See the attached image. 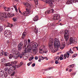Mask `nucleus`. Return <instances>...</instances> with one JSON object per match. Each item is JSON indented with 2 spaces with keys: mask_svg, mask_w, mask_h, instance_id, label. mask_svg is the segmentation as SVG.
<instances>
[{
  "mask_svg": "<svg viewBox=\"0 0 78 78\" xmlns=\"http://www.w3.org/2000/svg\"><path fill=\"white\" fill-rule=\"evenodd\" d=\"M53 40L51 38L49 39V47L50 48V50L53 53H55L58 50V48H59L61 44L58 39L55 38L54 40Z\"/></svg>",
  "mask_w": 78,
  "mask_h": 78,
  "instance_id": "obj_1",
  "label": "nucleus"
},
{
  "mask_svg": "<svg viewBox=\"0 0 78 78\" xmlns=\"http://www.w3.org/2000/svg\"><path fill=\"white\" fill-rule=\"evenodd\" d=\"M26 11L23 12V16H27L28 14H30V9H31V6L30 4L27 2L24 4Z\"/></svg>",
  "mask_w": 78,
  "mask_h": 78,
  "instance_id": "obj_2",
  "label": "nucleus"
},
{
  "mask_svg": "<svg viewBox=\"0 0 78 78\" xmlns=\"http://www.w3.org/2000/svg\"><path fill=\"white\" fill-rule=\"evenodd\" d=\"M14 16V14H10L9 13H8L7 14L6 13H3L1 12L0 13V17L1 20H4L5 18L13 17Z\"/></svg>",
  "mask_w": 78,
  "mask_h": 78,
  "instance_id": "obj_3",
  "label": "nucleus"
},
{
  "mask_svg": "<svg viewBox=\"0 0 78 78\" xmlns=\"http://www.w3.org/2000/svg\"><path fill=\"white\" fill-rule=\"evenodd\" d=\"M32 51L34 53L36 54L37 52V47L38 46L37 43L36 42H34L32 44Z\"/></svg>",
  "mask_w": 78,
  "mask_h": 78,
  "instance_id": "obj_4",
  "label": "nucleus"
},
{
  "mask_svg": "<svg viewBox=\"0 0 78 78\" xmlns=\"http://www.w3.org/2000/svg\"><path fill=\"white\" fill-rule=\"evenodd\" d=\"M4 35L8 38H11V32L8 30H5L4 31Z\"/></svg>",
  "mask_w": 78,
  "mask_h": 78,
  "instance_id": "obj_5",
  "label": "nucleus"
},
{
  "mask_svg": "<svg viewBox=\"0 0 78 78\" xmlns=\"http://www.w3.org/2000/svg\"><path fill=\"white\" fill-rule=\"evenodd\" d=\"M39 50L40 51L44 50L43 51V53H48V50H47V49L45 48V47L44 45H43L40 47Z\"/></svg>",
  "mask_w": 78,
  "mask_h": 78,
  "instance_id": "obj_6",
  "label": "nucleus"
},
{
  "mask_svg": "<svg viewBox=\"0 0 78 78\" xmlns=\"http://www.w3.org/2000/svg\"><path fill=\"white\" fill-rule=\"evenodd\" d=\"M11 52L13 55H18L20 53V52L17 51V49L15 48L12 49Z\"/></svg>",
  "mask_w": 78,
  "mask_h": 78,
  "instance_id": "obj_7",
  "label": "nucleus"
},
{
  "mask_svg": "<svg viewBox=\"0 0 78 78\" xmlns=\"http://www.w3.org/2000/svg\"><path fill=\"white\" fill-rule=\"evenodd\" d=\"M54 1L53 0H46L45 2L46 3H49L51 7H52L53 5V2H54Z\"/></svg>",
  "mask_w": 78,
  "mask_h": 78,
  "instance_id": "obj_8",
  "label": "nucleus"
},
{
  "mask_svg": "<svg viewBox=\"0 0 78 78\" xmlns=\"http://www.w3.org/2000/svg\"><path fill=\"white\" fill-rule=\"evenodd\" d=\"M76 41L75 40V38L74 37H70L69 39V44H71L73 43H75Z\"/></svg>",
  "mask_w": 78,
  "mask_h": 78,
  "instance_id": "obj_9",
  "label": "nucleus"
},
{
  "mask_svg": "<svg viewBox=\"0 0 78 78\" xmlns=\"http://www.w3.org/2000/svg\"><path fill=\"white\" fill-rule=\"evenodd\" d=\"M60 16L59 14H55L54 15V17L53 18V20H58L59 19Z\"/></svg>",
  "mask_w": 78,
  "mask_h": 78,
  "instance_id": "obj_10",
  "label": "nucleus"
},
{
  "mask_svg": "<svg viewBox=\"0 0 78 78\" xmlns=\"http://www.w3.org/2000/svg\"><path fill=\"white\" fill-rule=\"evenodd\" d=\"M23 43L22 42H20L19 44L18 48L19 50H20L22 48Z\"/></svg>",
  "mask_w": 78,
  "mask_h": 78,
  "instance_id": "obj_11",
  "label": "nucleus"
},
{
  "mask_svg": "<svg viewBox=\"0 0 78 78\" xmlns=\"http://www.w3.org/2000/svg\"><path fill=\"white\" fill-rule=\"evenodd\" d=\"M69 56H70V54H69V52H67V53L64 54V59H66V58H69Z\"/></svg>",
  "mask_w": 78,
  "mask_h": 78,
  "instance_id": "obj_12",
  "label": "nucleus"
},
{
  "mask_svg": "<svg viewBox=\"0 0 78 78\" xmlns=\"http://www.w3.org/2000/svg\"><path fill=\"white\" fill-rule=\"evenodd\" d=\"M27 48H28V51H29V52H30V51H31V50H32V47H31V46L30 45H28Z\"/></svg>",
  "mask_w": 78,
  "mask_h": 78,
  "instance_id": "obj_13",
  "label": "nucleus"
},
{
  "mask_svg": "<svg viewBox=\"0 0 78 78\" xmlns=\"http://www.w3.org/2000/svg\"><path fill=\"white\" fill-rule=\"evenodd\" d=\"M12 45L13 46V47H15L16 45H17V43H16L15 40H14L12 41Z\"/></svg>",
  "mask_w": 78,
  "mask_h": 78,
  "instance_id": "obj_14",
  "label": "nucleus"
},
{
  "mask_svg": "<svg viewBox=\"0 0 78 78\" xmlns=\"http://www.w3.org/2000/svg\"><path fill=\"white\" fill-rule=\"evenodd\" d=\"M4 75V71L0 69V76H3Z\"/></svg>",
  "mask_w": 78,
  "mask_h": 78,
  "instance_id": "obj_15",
  "label": "nucleus"
},
{
  "mask_svg": "<svg viewBox=\"0 0 78 78\" xmlns=\"http://www.w3.org/2000/svg\"><path fill=\"white\" fill-rule=\"evenodd\" d=\"M65 39L66 41H67L69 40V35H64Z\"/></svg>",
  "mask_w": 78,
  "mask_h": 78,
  "instance_id": "obj_16",
  "label": "nucleus"
},
{
  "mask_svg": "<svg viewBox=\"0 0 78 78\" xmlns=\"http://www.w3.org/2000/svg\"><path fill=\"white\" fill-rule=\"evenodd\" d=\"M5 67H11L12 66V64H11L9 62L5 64Z\"/></svg>",
  "mask_w": 78,
  "mask_h": 78,
  "instance_id": "obj_17",
  "label": "nucleus"
},
{
  "mask_svg": "<svg viewBox=\"0 0 78 78\" xmlns=\"http://www.w3.org/2000/svg\"><path fill=\"white\" fill-rule=\"evenodd\" d=\"M69 31L67 30H64L63 34H64V36L66 35H69V34H68Z\"/></svg>",
  "mask_w": 78,
  "mask_h": 78,
  "instance_id": "obj_18",
  "label": "nucleus"
},
{
  "mask_svg": "<svg viewBox=\"0 0 78 78\" xmlns=\"http://www.w3.org/2000/svg\"><path fill=\"white\" fill-rule=\"evenodd\" d=\"M65 46H66V43H63L61 45L60 48L61 49H62L63 48H64Z\"/></svg>",
  "mask_w": 78,
  "mask_h": 78,
  "instance_id": "obj_19",
  "label": "nucleus"
},
{
  "mask_svg": "<svg viewBox=\"0 0 78 78\" xmlns=\"http://www.w3.org/2000/svg\"><path fill=\"white\" fill-rule=\"evenodd\" d=\"M34 21L36 22L38 20V16H37L34 17V19H33Z\"/></svg>",
  "mask_w": 78,
  "mask_h": 78,
  "instance_id": "obj_20",
  "label": "nucleus"
},
{
  "mask_svg": "<svg viewBox=\"0 0 78 78\" xmlns=\"http://www.w3.org/2000/svg\"><path fill=\"white\" fill-rule=\"evenodd\" d=\"M47 12L48 14H50V13H52L54 12V10L53 9H51V10H50L49 11H48Z\"/></svg>",
  "mask_w": 78,
  "mask_h": 78,
  "instance_id": "obj_21",
  "label": "nucleus"
},
{
  "mask_svg": "<svg viewBox=\"0 0 78 78\" xmlns=\"http://www.w3.org/2000/svg\"><path fill=\"white\" fill-rule=\"evenodd\" d=\"M4 29L3 30V27L2 26L1 27L0 26V32H1V33H2V32L3 33V31H4Z\"/></svg>",
  "mask_w": 78,
  "mask_h": 78,
  "instance_id": "obj_22",
  "label": "nucleus"
},
{
  "mask_svg": "<svg viewBox=\"0 0 78 78\" xmlns=\"http://www.w3.org/2000/svg\"><path fill=\"white\" fill-rule=\"evenodd\" d=\"M73 2L72 1V0H68V1L66 2L67 4H72Z\"/></svg>",
  "mask_w": 78,
  "mask_h": 78,
  "instance_id": "obj_23",
  "label": "nucleus"
},
{
  "mask_svg": "<svg viewBox=\"0 0 78 78\" xmlns=\"http://www.w3.org/2000/svg\"><path fill=\"white\" fill-rule=\"evenodd\" d=\"M54 59L55 61H59V57L56 56L54 58Z\"/></svg>",
  "mask_w": 78,
  "mask_h": 78,
  "instance_id": "obj_24",
  "label": "nucleus"
},
{
  "mask_svg": "<svg viewBox=\"0 0 78 78\" xmlns=\"http://www.w3.org/2000/svg\"><path fill=\"white\" fill-rule=\"evenodd\" d=\"M26 32H24L22 34V39H24V38L25 37V35L26 34Z\"/></svg>",
  "mask_w": 78,
  "mask_h": 78,
  "instance_id": "obj_25",
  "label": "nucleus"
},
{
  "mask_svg": "<svg viewBox=\"0 0 78 78\" xmlns=\"http://www.w3.org/2000/svg\"><path fill=\"white\" fill-rule=\"evenodd\" d=\"M4 8L5 11H9L10 9V8H6V7H5Z\"/></svg>",
  "mask_w": 78,
  "mask_h": 78,
  "instance_id": "obj_26",
  "label": "nucleus"
},
{
  "mask_svg": "<svg viewBox=\"0 0 78 78\" xmlns=\"http://www.w3.org/2000/svg\"><path fill=\"white\" fill-rule=\"evenodd\" d=\"M22 65H23V63L22 62H20V64L17 65V68L20 67H21V66H22Z\"/></svg>",
  "mask_w": 78,
  "mask_h": 78,
  "instance_id": "obj_27",
  "label": "nucleus"
},
{
  "mask_svg": "<svg viewBox=\"0 0 78 78\" xmlns=\"http://www.w3.org/2000/svg\"><path fill=\"white\" fill-rule=\"evenodd\" d=\"M63 59H64V55H62L60 57V60H62Z\"/></svg>",
  "mask_w": 78,
  "mask_h": 78,
  "instance_id": "obj_28",
  "label": "nucleus"
},
{
  "mask_svg": "<svg viewBox=\"0 0 78 78\" xmlns=\"http://www.w3.org/2000/svg\"><path fill=\"white\" fill-rule=\"evenodd\" d=\"M37 6L38 5V1L37 0H34Z\"/></svg>",
  "mask_w": 78,
  "mask_h": 78,
  "instance_id": "obj_29",
  "label": "nucleus"
},
{
  "mask_svg": "<svg viewBox=\"0 0 78 78\" xmlns=\"http://www.w3.org/2000/svg\"><path fill=\"white\" fill-rule=\"evenodd\" d=\"M13 72V71H11V70H9V69H8V73L9 74H11V73H12Z\"/></svg>",
  "mask_w": 78,
  "mask_h": 78,
  "instance_id": "obj_30",
  "label": "nucleus"
},
{
  "mask_svg": "<svg viewBox=\"0 0 78 78\" xmlns=\"http://www.w3.org/2000/svg\"><path fill=\"white\" fill-rule=\"evenodd\" d=\"M17 62L15 61L14 62H11V64H12V66L13 65V64H17Z\"/></svg>",
  "mask_w": 78,
  "mask_h": 78,
  "instance_id": "obj_31",
  "label": "nucleus"
},
{
  "mask_svg": "<svg viewBox=\"0 0 78 78\" xmlns=\"http://www.w3.org/2000/svg\"><path fill=\"white\" fill-rule=\"evenodd\" d=\"M23 55H24V53H23V54H20L18 56H19V57H20V58H22L23 57Z\"/></svg>",
  "mask_w": 78,
  "mask_h": 78,
  "instance_id": "obj_32",
  "label": "nucleus"
},
{
  "mask_svg": "<svg viewBox=\"0 0 78 78\" xmlns=\"http://www.w3.org/2000/svg\"><path fill=\"white\" fill-rule=\"evenodd\" d=\"M73 50L74 51H75V50H78V49L77 47H73Z\"/></svg>",
  "mask_w": 78,
  "mask_h": 78,
  "instance_id": "obj_33",
  "label": "nucleus"
},
{
  "mask_svg": "<svg viewBox=\"0 0 78 78\" xmlns=\"http://www.w3.org/2000/svg\"><path fill=\"white\" fill-rule=\"evenodd\" d=\"M53 69V67H50L48 68V69H46V71L47 70H51Z\"/></svg>",
  "mask_w": 78,
  "mask_h": 78,
  "instance_id": "obj_34",
  "label": "nucleus"
},
{
  "mask_svg": "<svg viewBox=\"0 0 78 78\" xmlns=\"http://www.w3.org/2000/svg\"><path fill=\"white\" fill-rule=\"evenodd\" d=\"M9 59H12V57H13V55L12 54H10L9 56Z\"/></svg>",
  "mask_w": 78,
  "mask_h": 78,
  "instance_id": "obj_35",
  "label": "nucleus"
},
{
  "mask_svg": "<svg viewBox=\"0 0 78 78\" xmlns=\"http://www.w3.org/2000/svg\"><path fill=\"white\" fill-rule=\"evenodd\" d=\"M8 73H7L5 72L4 73V76L5 78H6V77H7V76H8Z\"/></svg>",
  "mask_w": 78,
  "mask_h": 78,
  "instance_id": "obj_36",
  "label": "nucleus"
},
{
  "mask_svg": "<svg viewBox=\"0 0 78 78\" xmlns=\"http://www.w3.org/2000/svg\"><path fill=\"white\" fill-rule=\"evenodd\" d=\"M34 31L35 33H37V32H38V29H37L36 28H35Z\"/></svg>",
  "mask_w": 78,
  "mask_h": 78,
  "instance_id": "obj_37",
  "label": "nucleus"
},
{
  "mask_svg": "<svg viewBox=\"0 0 78 78\" xmlns=\"http://www.w3.org/2000/svg\"><path fill=\"white\" fill-rule=\"evenodd\" d=\"M18 58H19V56L18 55V56L15 55L13 57V58L14 59H17Z\"/></svg>",
  "mask_w": 78,
  "mask_h": 78,
  "instance_id": "obj_38",
  "label": "nucleus"
},
{
  "mask_svg": "<svg viewBox=\"0 0 78 78\" xmlns=\"http://www.w3.org/2000/svg\"><path fill=\"white\" fill-rule=\"evenodd\" d=\"M68 52H69V53H71V54H72L73 53V52L72 51V49H71V48H70L69 51Z\"/></svg>",
  "mask_w": 78,
  "mask_h": 78,
  "instance_id": "obj_39",
  "label": "nucleus"
},
{
  "mask_svg": "<svg viewBox=\"0 0 78 78\" xmlns=\"http://www.w3.org/2000/svg\"><path fill=\"white\" fill-rule=\"evenodd\" d=\"M24 42H25V43H24V46H26V45H27V41L25 40Z\"/></svg>",
  "mask_w": 78,
  "mask_h": 78,
  "instance_id": "obj_40",
  "label": "nucleus"
},
{
  "mask_svg": "<svg viewBox=\"0 0 78 78\" xmlns=\"http://www.w3.org/2000/svg\"><path fill=\"white\" fill-rule=\"evenodd\" d=\"M8 70H9V69H8V68H5V69H4V71H5V72H8Z\"/></svg>",
  "mask_w": 78,
  "mask_h": 78,
  "instance_id": "obj_41",
  "label": "nucleus"
},
{
  "mask_svg": "<svg viewBox=\"0 0 78 78\" xmlns=\"http://www.w3.org/2000/svg\"><path fill=\"white\" fill-rule=\"evenodd\" d=\"M9 27H10V28H11V27H13V24H9L8 25Z\"/></svg>",
  "mask_w": 78,
  "mask_h": 78,
  "instance_id": "obj_42",
  "label": "nucleus"
},
{
  "mask_svg": "<svg viewBox=\"0 0 78 78\" xmlns=\"http://www.w3.org/2000/svg\"><path fill=\"white\" fill-rule=\"evenodd\" d=\"M4 55L5 56H8V55H9V54H8V53L7 52H5L4 54Z\"/></svg>",
  "mask_w": 78,
  "mask_h": 78,
  "instance_id": "obj_43",
  "label": "nucleus"
},
{
  "mask_svg": "<svg viewBox=\"0 0 78 78\" xmlns=\"http://www.w3.org/2000/svg\"><path fill=\"white\" fill-rule=\"evenodd\" d=\"M39 58H41L42 60H43L45 59V57H43L42 56H39Z\"/></svg>",
  "mask_w": 78,
  "mask_h": 78,
  "instance_id": "obj_44",
  "label": "nucleus"
},
{
  "mask_svg": "<svg viewBox=\"0 0 78 78\" xmlns=\"http://www.w3.org/2000/svg\"><path fill=\"white\" fill-rule=\"evenodd\" d=\"M9 70H11L12 71H13V68L12 67H10Z\"/></svg>",
  "mask_w": 78,
  "mask_h": 78,
  "instance_id": "obj_45",
  "label": "nucleus"
},
{
  "mask_svg": "<svg viewBox=\"0 0 78 78\" xmlns=\"http://www.w3.org/2000/svg\"><path fill=\"white\" fill-rule=\"evenodd\" d=\"M15 74V72L14 71H13L12 74H11L10 75L11 76H14V74Z\"/></svg>",
  "mask_w": 78,
  "mask_h": 78,
  "instance_id": "obj_46",
  "label": "nucleus"
},
{
  "mask_svg": "<svg viewBox=\"0 0 78 78\" xmlns=\"http://www.w3.org/2000/svg\"><path fill=\"white\" fill-rule=\"evenodd\" d=\"M13 20L14 22H16L17 21V18H14L13 19Z\"/></svg>",
  "mask_w": 78,
  "mask_h": 78,
  "instance_id": "obj_47",
  "label": "nucleus"
},
{
  "mask_svg": "<svg viewBox=\"0 0 78 78\" xmlns=\"http://www.w3.org/2000/svg\"><path fill=\"white\" fill-rule=\"evenodd\" d=\"M73 3H76V2H78V0H73Z\"/></svg>",
  "mask_w": 78,
  "mask_h": 78,
  "instance_id": "obj_48",
  "label": "nucleus"
},
{
  "mask_svg": "<svg viewBox=\"0 0 78 78\" xmlns=\"http://www.w3.org/2000/svg\"><path fill=\"white\" fill-rule=\"evenodd\" d=\"M74 65H75V64H73L70 65V67H71V68H72V67H74Z\"/></svg>",
  "mask_w": 78,
  "mask_h": 78,
  "instance_id": "obj_49",
  "label": "nucleus"
},
{
  "mask_svg": "<svg viewBox=\"0 0 78 78\" xmlns=\"http://www.w3.org/2000/svg\"><path fill=\"white\" fill-rule=\"evenodd\" d=\"M9 43H11V42H10V40H9L7 41V43L8 44H9Z\"/></svg>",
  "mask_w": 78,
  "mask_h": 78,
  "instance_id": "obj_50",
  "label": "nucleus"
},
{
  "mask_svg": "<svg viewBox=\"0 0 78 78\" xmlns=\"http://www.w3.org/2000/svg\"><path fill=\"white\" fill-rule=\"evenodd\" d=\"M58 61V60H56V61H55V63L56 64H58V63H59V62Z\"/></svg>",
  "mask_w": 78,
  "mask_h": 78,
  "instance_id": "obj_51",
  "label": "nucleus"
},
{
  "mask_svg": "<svg viewBox=\"0 0 78 78\" xmlns=\"http://www.w3.org/2000/svg\"><path fill=\"white\" fill-rule=\"evenodd\" d=\"M19 11V12L20 13H21V14H22V12H21V11H20V8H19V9H18Z\"/></svg>",
  "mask_w": 78,
  "mask_h": 78,
  "instance_id": "obj_52",
  "label": "nucleus"
},
{
  "mask_svg": "<svg viewBox=\"0 0 78 78\" xmlns=\"http://www.w3.org/2000/svg\"><path fill=\"white\" fill-rule=\"evenodd\" d=\"M34 59L35 60H37L38 59V57L37 56H35L34 58Z\"/></svg>",
  "mask_w": 78,
  "mask_h": 78,
  "instance_id": "obj_53",
  "label": "nucleus"
},
{
  "mask_svg": "<svg viewBox=\"0 0 78 78\" xmlns=\"http://www.w3.org/2000/svg\"><path fill=\"white\" fill-rule=\"evenodd\" d=\"M76 55H77V54H76L74 55H73V58H75V57H76Z\"/></svg>",
  "mask_w": 78,
  "mask_h": 78,
  "instance_id": "obj_54",
  "label": "nucleus"
},
{
  "mask_svg": "<svg viewBox=\"0 0 78 78\" xmlns=\"http://www.w3.org/2000/svg\"><path fill=\"white\" fill-rule=\"evenodd\" d=\"M35 65H36V64H35V63H33L32 64V66L33 67H34V66H35Z\"/></svg>",
  "mask_w": 78,
  "mask_h": 78,
  "instance_id": "obj_55",
  "label": "nucleus"
},
{
  "mask_svg": "<svg viewBox=\"0 0 78 78\" xmlns=\"http://www.w3.org/2000/svg\"><path fill=\"white\" fill-rule=\"evenodd\" d=\"M32 60V59H34V57L33 56H32L30 58Z\"/></svg>",
  "mask_w": 78,
  "mask_h": 78,
  "instance_id": "obj_56",
  "label": "nucleus"
},
{
  "mask_svg": "<svg viewBox=\"0 0 78 78\" xmlns=\"http://www.w3.org/2000/svg\"><path fill=\"white\" fill-rule=\"evenodd\" d=\"M5 52L3 51L2 52V55H5Z\"/></svg>",
  "mask_w": 78,
  "mask_h": 78,
  "instance_id": "obj_57",
  "label": "nucleus"
},
{
  "mask_svg": "<svg viewBox=\"0 0 78 78\" xmlns=\"http://www.w3.org/2000/svg\"><path fill=\"white\" fill-rule=\"evenodd\" d=\"M14 8H15V9H17V6L16 5H14Z\"/></svg>",
  "mask_w": 78,
  "mask_h": 78,
  "instance_id": "obj_58",
  "label": "nucleus"
},
{
  "mask_svg": "<svg viewBox=\"0 0 78 78\" xmlns=\"http://www.w3.org/2000/svg\"><path fill=\"white\" fill-rule=\"evenodd\" d=\"M28 43H30V42H31V41H30V39H28Z\"/></svg>",
  "mask_w": 78,
  "mask_h": 78,
  "instance_id": "obj_59",
  "label": "nucleus"
},
{
  "mask_svg": "<svg viewBox=\"0 0 78 78\" xmlns=\"http://www.w3.org/2000/svg\"><path fill=\"white\" fill-rule=\"evenodd\" d=\"M44 59H45L46 60H48V58H47V57H44Z\"/></svg>",
  "mask_w": 78,
  "mask_h": 78,
  "instance_id": "obj_60",
  "label": "nucleus"
},
{
  "mask_svg": "<svg viewBox=\"0 0 78 78\" xmlns=\"http://www.w3.org/2000/svg\"><path fill=\"white\" fill-rule=\"evenodd\" d=\"M15 9V11L16 12H18V10L17 9Z\"/></svg>",
  "mask_w": 78,
  "mask_h": 78,
  "instance_id": "obj_61",
  "label": "nucleus"
},
{
  "mask_svg": "<svg viewBox=\"0 0 78 78\" xmlns=\"http://www.w3.org/2000/svg\"><path fill=\"white\" fill-rule=\"evenodd\" d=\"M46 78H53V77H46Z\"/></svg>",
  "mask_w": 78,
  "mask_h": 78,
  "instance_id": "obj_62",
  "label": "nucleus"
},
{
  "mask_svg": "<svg viewBox=\"0 0 78 78\" xmlns=\"http://www.w3.org/2000/svg\"><path fill=\"white\" fill-rule=\"evenodd\" d=\"M72 71V69H70L69 70V72H71Z\"/></svg>",
  "mask_w": 78,
  "mask_h": 78,
  "instance_id": "obj_63",
  "label": "nucleus"
},
{
  "mask_svg": "<svg viewBox=\"0 0 78 78\" xmlns=\"http://www.w3.org/2000/svg\"><path fill=\"white\" fill-rule=\"evenodd\" d=\"M24 52L25 53H27V49H25L24 50Z\"/></svg>",
  "mask_w": 78,
  "mask_h": 78,
  "instance_id": "obj_64",
  "label": "nucleus"
}]
</instances>
